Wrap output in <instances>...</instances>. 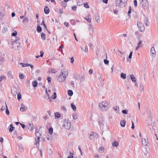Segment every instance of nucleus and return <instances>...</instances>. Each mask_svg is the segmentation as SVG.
I'll return each mask as SVG.
<instances>
[{
  "mask_svg": "<svg viewBox=\"0 0 158 158\" xmlns=\"http://www.w3.org/2000/svg\"><path fill=\"white\" fill-rule=\"evenodd\" d=\"M10 128H9V132H12V131L14 130L15 127H13V125L12 124H10Z\"/></svg>",
  "mask_w": 158,
  "mask_h": 158,
  "instance_id": "412c9836",
  "label": "nucleus"
},
{
  "mask_svg": "<svg viewBox=\"0 0 158 158\" xmlns=\"http://www.w3.org/2000/svg\"><path fill=\"white\" fill-rule=\"evenodd\" d=\"M118 144H119L118 142V141H115L113 142L112 143V146L113 147H117L118 145Z\"/></svg>",
  "mask_w": 158,
  "mask_h": 158,
  "instance_id": "4468645a",
  "label": "nucleus"
},
{
  "mask_svg": "<svg viewBox=\"0 0 158 158\" xmlns=\"http://www.w3.org/2000/svg\"><path fill=\"white\" fill-rule=\"evenodd\" d=\"M18 99L19 101H20L21 98V95L20 93L17 94Z\"/></svg>",
  "mask_w": 158,
  "mask_h": 158,
  "instance_id": "4c0bfd02",
  "label": "nucleus"
},
{
  "mask_svg": "<svg viewBox=\"0 0 158 158\" xmlns=\"http://www.w3.org/2000/svg\"><path fill=\"white\" fill-rule=\"evenodd\" d=\"M137 25L141 31L142 32L144 30V25L143 23L140 22H138L137 23Z\"/></svg>",
  "mask_w": 158,
  "mask_h": 158,
  "instance_id": "423d86ee",
  "label": "nucleus"
},
{
  "mask_svg": "<svg viewBox=\"0 0 158 158\" xmlns=\"http://www.w3.org/2000/svg\"><path fill=\"white\" fill-rule=\"evenodd\" d=\"M104 62L105 64H108L109 63V60H107L106 59H104Z\"/></svg>",
  "mask_w": 158,
  "mask_h": 158,
  "instance_id": "864d4df0",
  "label": "nucleus"
},
{
  "mask_svg": "<svg viewBox=\"0 0 158 158\" xmlns=\"http://www.w3.org/2000/svg\"><path fill=\"white\" fill-rule=\"evenodd\" d=\"M17 35V32L16 31H15L12 34V35L13 36H15Z\"/></svg>",
  "mask_w": 158,
  "mask_h": 158,
  "instance_id": "6e6d98bb",
  "label": "nucleus"
},
{
  "mask_svg": "<svg viewBox=\"0 0 158 158\" xmlns=\"http://www.w3.org/2000/svg\"><path fill=\"white\" fill-rule=\"evenodd\" d=\"M131 7L130 6L129 8V10H128L127 14L128 15V16H130V15L131 13Z\"/></svg>",
  "mask_w": 158,
  "mask_h": 158,
  "instance_id": "09e8293b",
  "label": "nucleus"
},
{
  "mask_svg": "<svg viewBox=\"0 0 158 158\" xmlns=\"http://www.w3.org/2000/svg\"><path fill=\"white\" fill-rule=\"evenodd\" d=\"M71 63H73V62H74V58L73 57H72L71 58Z\"/></svg>",
  "mask_w": 158,
  "mask_h": 158,
  "instance_id": "69168bd1",
  "label": "nucleus"
},
{
  "mask_svg": "<svg viewBox=\"0 0 158 158\" xmlns=\"http://www.w3.org/2000/svg\"><path fill=\"white\" fill-rule=\"evenodd\" d=\"M140 4L142 7L148 5V2L147 0H140Z\"/></svg>",
  "mask_w": 158,
  "mask_h": 158,
  "instance_id": "6e6552de",
  "label": "nucleus"
},
{
  "mask_svg": "<svg viewBox=\"0 0 158 158\" xmlns=\"http://www.w3.org/2000/svg\"><path fill=\"white\" fill-rule=\"evenodd\" d=\"M41 37L42 39L45 40L46 38V35L44 33L42 32L41 33Z\"/></svg>",
  "mask_w": 158,
  "mask_h": 158,
  "instance_id": "2f4dec72",
  "label": "nucleus"
},
{
  "mask_svg": "<svg viewBox=\"0 0 158 158\" xmlns=\"http://www.w3.org/2000/svg\"><path fill=\"white\" fill-rule=\"evenodd\" d=\"M27 126L28 129L31 131H32L33 129V124L32 123H28Z\"/></svg>",
  "mask_w": 158,
  "mask_h": 158,
  "instance_id": "9b49d317",
  "label": "nucleus"
},
{
  "mask_svg": "<svg viewBox=\"0 0 158 158\" xmlns=\"http://www.w3.org/2000/svg\"><path fill=\"white\" fill-rule=\"evenodd\" d=\"M120 76L121 78L123 79H125L126 78V74L123 73H121L120 74Z\"/></svg>",
  "mask_w": 158,
  "mask_h": 158,
  "instance_id": "bb28decb",
  "label": "nucleus"
},
{
  "mask_svg": "<svg viewBox=\"0 0 158 158\" xmlns=\"http://www.w3.org/2000/svg\"><path fill=\"white\" fill-rule=\"evenodd\" d=\"M19 64L20 65H22V67H23L29 66V65H30V64H25L23 63H20Z\"/></svg>",
  "mask_w": 158,
  "mask_h": 158,
  "instance_id": "6ab92c4d",
  "label": "nucleus"
},
{
  "mask_svg": "<svg viewBox=\"0 0 158 158\" xmlns=\"http://www.w3.org/2000/svg\"><path fill=\"white\" fill-rule=\"evenodd\" d=\"M64 125L66 129L69 130L71 127V123L68 119H64Z\"/></svg>",
  "mask_w": 158,
  "mask_h": 158,
  "instance_id": "39448f33",
  "label": "nucleus"
},
{
  "mask_svg": "<svg viewBox=\"0 0 158 158\" xmlns=\"http://www.w3.org/2000/svg\"><path fill=\"white\" fill-rule=\"evenodd\" d=\"M57 72V69H52L51 70V72L52 73H55Z\"/></svg>",
  "mask_w": 158,
  "mask_h": 158,
  "instance_id": "e433bc0d",
  "label": "nucleus"
},
{
  "mask_svg": "<svg viewBox=\"0 0 158 158\" xmlns=\"http://www.w3.org/2000/svg\"><path fill=\"white\" fill-rule=\"evenodd\" d=\"M121 126L122 127H124L126 124L125 121V120L121 121L120 123Z\"/></svg>",
  "mask_w": 158,
  "mask_h": 158,
  "instance_id": "aec40b11",
  "label": "nucleus"
},
{
  "mask_svg": "<svg viewBox=\"0 0 158 158\" xmlns=\"http://www.w3.org/2000/svg\"><path fill=\"white\" fill-rule=\"evenodd\" d=\"M40 56L41 57H42L43 56V54L44 53V52L42 51H41L40 52Z\"/></svg>",
  "mask_w": 158,
  "mask_h": 158,
  "instance_id": "4d7b16f0",
  "label": "nucleus"
},
{
  "mask_svg": "<svg viewBox=\"0 0 158 158\" xmlns=\"http://www.w3.org/2000/svg\"><path fill=\"white\" fill-rule=\"evenodd\" d=\"M51 78L50 77H48L47 78V80H48V82H51Z\"/></svg>",
  "mask_w": 158,
  "mask_h": 158,
  "instance_id": "13d9d810",
  "label": "nucleus"
},
{
  "mask_svg": "<svg viewBox=\"0 0 158 158\" xmlns=\"http://www.w3.org/2000/svg\"><path fill=\"white\" fill-rule=\"evenodd\" d=\"M53 129L52 127L50 128L49 129V132L51 134H52L53 133Z\"/></svg>",
  "mask_w": 158,
  "mask_h": 158,
  "instance_id": "49530a36",
  "label": "nucleus"
},
{
  "mask_svg": "<svg viewBox=\"0 0 158 158\" xmlns=\"http://www.w3.org/2000/svg\"><path fill=\"white\" fill-rule=\"evenodd\" d=\"M71 106L72 109L73 110H74V111H76V107L75 106L73 103H71Z\"/></svg>",
  "mask_w": 158,
  "mask_h": 158,
  "instance_id": "cd10ccee",
  "label": "nucleus"
},
{
  "mask_svg": "<svg viewBox=\"0 0 158 158\" xmlns=\"http://www.w3.org/2000/svg\"><path fill=\"white\" fill-rule=\"evenodd\" d=\"M134 4L135 7H136L137 6V1L136 0L134 1Z\"/></svg>",
  "mask_w": 158,
  "mask_h": 158,
  "instance_id": "3c124183",
  "label": "nucleus"
},
{
  "mask_svg": "<svg viewBox=\"0 0 158 158\" xmlns=\"http://www.w3.org/2000/svg\"><path fill=\"white\" fill-rule=\"evenodd\" d=\"M54 115L55 118H59L60 117V114L59 112H56L54 114Z\"/></svg>",
  "mask_w": 158,
  "mask_h": 158,
  "instance_id": "393cba45",
  "label": "nucleus"
},
{
  "mask_svg": "<svg viewBox=\"0 0 158 158\" xmlns=\"http://www.w3.org/2000/svg\"><path fill=\"white\" fill-rule=\"evenodd\" d=\"M98 124L100 127H102L103 126V121L102 118L101 117L99 118L98 120Z\"/></svg>",
  "mask_w": 158,
  "mask_h": 158,
  "instance_id": "1a4fd4ad",
  "label": "nucleus"
},
{
  "mask_svg": "<svg viewBox=\"0 0 158 158\" xmlns=\"http://www.w3.org/2000/svg\"><path fill=\"white\" fill-rule=\"evenodd\" d=\"M5 62V59L3 56H1L0 59V64H3V63Z\"/></svg>",
  "mask_w": 158,
  "mask_h": 158,
  "instance_id": "a878e982",
  "label": "nucleus"
},
{
  "mask_svg": "<svg viewBox=\"0 0 158 158\" xmlns=\"http://www.w3.org/2000/svg\"><path fill=\"white\" fill-rule=\"evenodd\" d=\"M21 105L23 106L21 107L20 108V110L22 112H23L26 110L27 109V107H26V106H25L24 105H23V103H22L21 104Z\"/></svg>",
  "mask_w": 158,
  "mask_h": 158,
  "instance_id": "ddd939ff",
  "label": "nucleus"
},
{
  "mask_svg": "<svg viewBox=\"0 0 158 158\" xmlns=\"http://www.w3.org/2000/svg\"><path fill=\"white\" fill-rule=\"evenodd\" d=\"M114 13L115 14H117L118 13V11L116 10V9L114 10Z\"/></svg>",
  "mask_w": 158,
  "mask_h": 158,
  "instance_id": "0e129e2a",
  "label": "nucleus"
},
{
  "mask_svg": "<svg viewBox=\"0 0 158 158\" xmlns=\"http://www.w3.org/2000/svg\"><path fill=\"white\" fill-rule=\"evenodd\" d=\"M70 84H71V85H72V86L74 85V82L73 81H71Z\"/></svg>",
  "mask_w": 158,
  "mask_h": 158,
  "instance_id": "774afa93",
  "label": "nucleus"
},
{
  "mask_svg": "<svg viewBox=\"0 0 158 158\" xmlns=\"http://www.w3.org/2000/svg\"><path fill=\"white\" fill-rule=\"evenodd\" d=\"M85 19L88 23H90L91 22V19L89 18V17H85Z\"/></svg>",
  "mask_w": 158,
  "mask_h": 158,
  "instance_id": "ea45409f",
  "label": "nucleus"
},
{
  "mask_svg": "<svg viewBox=\"0 0 158 158\" xmlns=\"http://www.w3.org/2000/svg\"><path fill=\"white\" fill-rule=\"evenodd\" d=\"M19 77L21 79H23L24 78V77L23 74L20 73H19Z\"/></svg>",
  "mask_w": 158,
  "mask_h": 158,
  "instance_id": "58836bf2",
  "label": "nucleus"
},
{
  "mask_svg": "<svg viewBox=\"0 0 158 158\" xmlns=\"http://www.w3.org/2000/svg\"><path fill=\"white\" fill-rule=\"evenodd\" d=\"M84 52H88V47L87 46L85 47V48L84 49Z\"/></svg>",
  "mask_w": 158,
  "mask_h": 158,
  "instance_id": "680f3d73",
  "label": "nucleus"
},
{
  "mask_svg": "<svg viewBox=\"0 0 158 158\" xmlns=\"http://www.w3.org/2000/svg\"><path fill=\"white\" fill-rule=\"evenodd\" d=\"M5 105H6V113L7 115H9L10 114L9 111L8 109V107H7V105L6 103H5Z\"/></svg>",
  "mask_w": 158,
  "mask_h": 158,
  "instance_id": "c756f323",
  "label": "nucleus"
},
{
  "mask_svg": "<svg viewBox=\"0 0 158 158\" xmlns=\"http://www.w3.org/2000/svg\"><path fill=\"white\" fill-rule=\"evenodd\" d=\"M44 10L45 13L46 14H47L49 13V10L48 7L47 6L45 7Z\"/></svg>",
  "mask_w": 158,
  "mask_h": 158,
  "instance_id": "2eb2a0df",
  "label": "nucleus"
},
{
  "mask_svg": "<svg viewBox=\"0 0 158 158\" xmlns=\"http://www.w3.org/2000/svg\"><path fill=\"white\" fill-rule=\"evenodd\" d=\"M89 137L90 139H93L94 138V136L93 135L92 133L90 134Z\"/></svg>",
  "mask_w": 158,
  "mask_h": 158,
  "instance_id": "8fccbe9b",
  "label": "nucleus"
},
{
  "mask_svg": "<svg viewBox=\"0 0 158 158\" xmlns=\"http://www.w3.org/2000/svg\"><path fill=\"white\" fill-rule=\"evenodd\" d=\"M28 18L27 17H24L23 20V23L24 24H25V22L28 23Z\"/></svg>",
  "mask_w": 158,
  "mask_h": 158,
  "instance_id": "b1692460",
  "label": "nucleus"
},
{
  "mask_svg": "<svg viewBox=\"0 0 158 158\" xmlns=\"http://www.w3.org/2000/svg\"><path fill=\"white\" fill-rule=\"evenodd\" d=\"M68 95L69 96H72L73 94V91L72 90H69L68 91Z\"/></svg>",
  "mask_w": 158,
  "mask_h": 158,
  "instance_id": "473e14b6",
  "label": "nucleus"
},
{
  "mask_svg": "<svg viewBox=\"0 0 158 158\" xmlns=\"http://www.w3.org/2000/svg\"><path fill=\"white\" fill-rule=\"evenodd\" d=\"M142 143L143 146H148L149 142L148 139H142Z\"/></svg>",
  "mask_w": 158,
  "mask_h": 158,
  "instance_id": "0eeeda50",
  "label": "nucleus"
},
{
  "mask_svg": "<svg viewBox=\"0 0 158 158\" xmlns=\"http://www.w3.org/2000/svg\"><path fill=\"white\" fill-rule=\"evenodd\" d=\"M128 112V110H123L122 111V112L123 114H127Z\"/></svg>",
  "mask_w": 158,
  "mask_h": 158,
  "instance_id": "de8ad7c7",
  "label": "nucleus"
},
{
  "mask_svg": "<svg viewBox=\"0 0 158 158\" xmlns=\"http://www.w3.org/2000/svg\"><path fill=\"white\" fill-rule=\"evenodd\" d=\"M131 123H132V126H131V128L132 129H133L135 128V126L134 125V123L132 121H131Z\"/></svg>",
  "mask_w": 158,
  "mask_h": 158,
  "instance_id": "bf43d9fd",
  "label": "nucleus"
},
{
  "mask_svg": "<svg viewBox=\"0 0 158 158\" xmlns=\"http://www.w3.org/2000/svg\"><path fill=\"white\" fill-rule=\"evenodd\" d=\"M11 93L14 96H16L17 93V89L16 88H14L11 90Z\"/></svg>",
  "mask_w": 158,
  "mask_h": 158,
  "instance_id": "9d476101",
  "label": "nucleus"
},
{
  "mask_svg": "<svg viewBox=\"0 0 158 158\" xmlns=\"http://www.w3.org/2000/svg\"><path fill=\"white\" fill-rule=\"evenodd\" d=\"M100 17L99 15H97L95 17V19L97 20V22L98 23H99L100 22Z\"/></svg>",
  "mask_w": 158,
  "mask_h": 158,
  "instance_id": "c9c22d12",
  "label": "nucleus"
},
{
  "mask_svg": "<svg viewBox=\"0 0 158 158\" xmlns=\"http://www.w3.org/2000/svg\"><path fill=\"white\" fill-rule=\"evenodd\" d=\"M149 20L148 18H145L144 20V23L145 25L147 26H149Z\"/></svg>",
  "mask_w": 158,
  "mask_h": 158,
  "instance_id": "a211bd4d",
  "label": "nucleus"
},
{
  "mask_svg": "<svg viewBox=\"0 0 158 158\" xmlns=\"http://www.w3.org/2000/svg\"><path fill=\"white\" fill-rule=\"evenodd\" d=\"M151 53L153 55V56H155L156 55V52L154 47H152L151 50Z\"/></svg>",
  "mask_w": 158,
  "mask_h": 158,
  "instance_id": "f8f14e48",
  "label": "nucleus"
},
{
  "mask_svg": "<svg viewBox=\"0 0 158 158\" xmlns=\"http://www.w3.org/2000/svg\"><path fill=\"white\" fill-rule=\"evenodd\" d=\"M92 134L93 135L94 138H97L98 137V135L96 133L93 132L92 133Z\"/></svg>",
  "mask_w": 158,
  "mask_h": 158,
  "instance_id": "79ce46f5",
  "label": "nucleus"
},
{
  "mask_svg": "<svg viewBox=\"0 0 158 158\" xmlns=\"http://www.w3.org/2000/svg\"><path fill=\"white\" fill-rule=\"evenodd\" d=\"M137 45L138 46H139L140 47H141L142 46V41H140L137 44Z\"/></svg>",
  "mask_w": 158,
  "mask_h": 158,
  "instance_id": "603ef678",
  "label": "nucleus"
},
{
  "mask_svg": "<svg viewBox=\"0 0 158 158\" xmlns=\"http://www.w3.org/2000/svg\"><path fill=\"white\" fill-rule=\"evenodd\" d=\"M140 87L139 88V89L141 91H143L144 89V87L143 85V84L142 83L140 84H139Z\"/></svg>",
  "mask_w": 158,
  "mask_h": 158,
  "instance_id": "c85d7f7f",
  "label": "nucleus"
},
{
  "mask_svg": "<svg viewBox=\"0 0 158 158\" xmlns=\"http://www.w3.org/2000/svg\"><path fill=\"white\" fill-rule=\"evenodd\" d=\"M18 146L19 149L23 150V148L21 144H18Z\"/></svg>",
  "mask_w": 158,
  "mask_h": 158,
  "instance_id": "a18cd8bd",
  "label": "nucleus"
},
{
  "mask_svg": "<svg viewBox=\"0 0 158 158\" xmlns=\"http://www.w3.org/2000/svg\"><path fill=\"white\" fill-rule=\"evenodd\" d=\"M56 92H54L53 93V95L52 98L53 99H55L56 98Z\"/></svg>",
  "mask_w": 158,
  "mask_h": 158,
  "instance_id": "a19ab883",
  "label": "nucleus"
},
{
  "mask_svg": "<svg viewBox=\"0 0 158 158\" xmlns=\"http://www.w3.org/2000/svg\"><path fill=\"white\" fill-rule=\"evenodd\" d=\"M98 151L100 153H102L104 152V148L102 147H101L99 148Z\"/></svg>",
  "mask_w": 158,
  "mask_h": 158,
  "instance_id": "4be33fe9",
  "label": "nucleus"
},
{
  "mask_svg": "<svg viewBox=\"0 0 158 158\" xmlns=\"http://www.w3.org/2000/svg\"><path fill=\"white\" fill-rule=\"evenodd\" d=\"M42 131L40 129L37 128L35 130V135L36 138L35 139L36 144H39L40 137L41 136Z\"/></svg>",
  "mask_w": 158,
  "mask_h": 158,
  "instance_id": "20e7f679",
  "label": "nucleus"
},
{
  "mask_svg": "<svg viewBox=\"0 0 158 158\" xmlns=\"http://www.w3.org/2000/svg\"><path fill=\"white\" fill-rule=\"evenodd\" d=\"M84 6L86 8H89V5L87 3L84 4Z\"/></svg>",
  "mask_w": 158,
  "mask_h": 158,
  "instance_id": "052dcab7",
  "label": "nucleus"
},
{
  "mask_svg": "<svg viewBox=\"0 0 158 158\" xmlns=\"http://www.w3.org/2000/svg\"><path fill=\"white\" fill-rule=\"evenodd\" d=\"M99 106L101 110L103 111H106L109 107V105L106 101H104L99 104Z\"/></svg>",
  "mask_w": 158,
  "mask_h": 158,
  "instance_id": "f03ea898",
  "label": "nucleus"
},
{
  "mask_svg": "<svg viewBox=\"0 0 158 158\" xmlns=\"http://www.w3.org/2000/svg\"><path fill=\"white\" fill-rule=\"evenodd\" d=\"M64 24L66 27H68L69 26V23L67 22H65Z\"/></svg>",
  "mask_w": 158,
  "mask_h": 158,
  "instance_id": "e2e57ef3",
  "label": "nucleus"
},
{
  "mask_svg": "<svg viewBox=\"0 0 158 158\" xmlns=\"http://www.w3.org/2000/svg\"><path fill=\"white\" fill-rule=\"evenodd\" d=\"M68 73L67 70L65 69L61 70L60 74L58 77V81L60 82H63L66 80L68 76Z\"/></svg>",
  "mask_w": 158,
  "mask_h": 158,
  "instance_id": "f257e3e1",
  "label": "nucleus"
},
{
  "mask_svg": "<svg viewBox=\"0 0 158 158\" xmlns=\"http://www.w3.org/2000/svg\"><path fill=\"white\" fill-rule=\"evenodd\" d=\"M76 8H77V6H73V7H72V9L73 10H76Z\"/></svg>",
  "mask_w": 158,
  "mask_h": 158,
  "instance_id": "338daca9",
  "label": "nucleus"
},
{
  "mask_svg": "<svg viewBox=\"0 0 158 158\" xmlns=\"http://www.w3.org/2000/svg\"><path fill=\"white\" fill-rule=\"evenodd\" d=\"M119 108L118 106H116L114 107H113V109L115 111H118L119 110Z\"/></svg>",
  "mask_w": 158,
  "mask_h": 158,
  "instance_id": "37998d69",
  "label": "nucleus"
},
{
  "mask_svg": "<svg viewBox=\"0 0 158 158\" xmlns=\"http://www.w3.org/2000/svg\"><path fill=\"white\" fill-rule=\"evenodd\" d=\"M6 80V78L5 76L3 75H2L0 77V81L1 82L2 80Z\"/></svg>",
  "mask_w": 158,
  "mask_h": 158,
  "instance_id": "72a5a7b5",
  "label": "nucleus"
},
{
  "mask_svg": "<svg viewBox=\"0 0 158 158\" xmlns=\"http://www.w3.org/2000/svg\"><path fill=\"white\" fill-rule=\"evenodd\" d=\"M32 86L34 87H36L37 85V82L35 80H34L32 82Z\"/></svg>",
  "mask_w": 158,
  "mask_h": 158,
  "instance_id": "5701e85b",
  "label": "nucleus"
},
{
  "mask_svg": "<svg viewBox=\"0 0 158 158\" xmlns=\"http://www.w3.org/2000/svg\"><path fill=\"white\" fill-rule=\"evenodd\" d=\"M8 76L10 77V79H13V75L12 74V73L11 71H9L7 73Z\"/></svg>",
  "mask_w": 158,
  "mask_h": 158,
  "instance_id": "f3484780",
  "label": "nucleus"
},
{
  "mask_svg": "<svg viewBox=\"0 0 158 158\" xmlns=\"http://www.w3.org/2000/svg\"><path fill=\"white\" fill-rule=\"evenodd\" d=\"M130 77L131 79L133 82H135L136 81V78L133 74L131 75Z\"/></svg>",
  "mask_w": 158,
  "mask_h": 158,
  "instance_id": "dca6fc26",
  "label": "nucleus"
},
{
  "mask_svg": "<svg viewBox=\"0 0 158 158\" xmlns=\"http://www.w3.org/2000/svg\"><path fill=\"white\" fill-rule=\"evenodd\" d=\"M73 119H76L78 117V115L77 114H74L73 115Z\"/></svg>",
  "mask_w": 158,
  "mask_h": 158,
  "instance_id": "f704fd0d",
  "label": "nucleus"
},
{
  "mask_svg": "<svg viewBox=\"0 0 158 158\" xmlns=\"http://www.w3.org/2000/svg\"><path fill=\"white\" fill-rule=\"evenodd\" d=\"M127 0H116L115 4L117 6L120 7H124Z\"/></svg>",
  "mask_w": 158,
  "mask_h": 158,
  "instance_id": "7ed1b4c3",
  "label": "nucleus"
},
{
  "mask_svg": "<svg viewBox=\"0 0 158 158\" xmlns=\"http://www.w3.org/2000/svg\"><path fill=\"white\" fill-rule=\"evenodd\" d=\"M42 31V28L39 25L37 26V31L39 32H40Z\"/></svg>",
  "mask_w": 158,
  "mask_h": 158,
  "instance_id": "7c9ffc66",
  "label": "nucleus"
},
{
  "mask_svg": "<svg viewBox=\"0 0 158 158\" xmlns=\"http://www.w3.org/2000/svg\"><path fill=\"white\" fill-rule=\"evenodd\" d=\"M61 110H63L64 111H67L66 107L64 106H62L61 107Z\"/></svg>",
  "mask_w": 158,
  "mask_h": 158,
  "instance_id": "c03bdc74",
  "label": "nucleus"
},
{
  "mask_svg": "<svg viewBox=\"0 0 158 158\" xmlns=\"http://www.w3.org/2000/svg\"><path fill=\"white\" fill-rule=\"evenodd\" d=\"M132 53H133V52H130V54H129V56H128V58L129 59H131V58L132 55Z\"/></svg>",
  "mask_w": 158,
  "mask_h": 158,
  "instance_id": "5fc2aeb1",
  "label": "nucleus"
}]
</instances>
